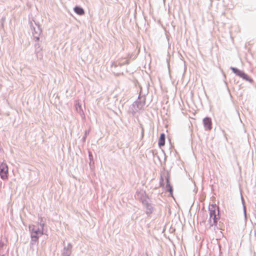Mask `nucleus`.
<instances>
[{"mask_svg":"<svg viewBox=\"0 0 256 256\" xmlns=\"http://www.w3.org/2000/svg\"><path fill=\"white\" fill-rule=\"evenodd\" d=\"M140 194L141 202L146 209V213L149 216L154 212V207L150 202L151 200L146 194L145 192H142Z\"/></svg>","mask_w":256,"mask_h":256,"instance_id":"1","label":"nucleus"},{"mask_svg":"<svg viewBox=\"0 0 256 256\" xmlns=\"http://www.w3.org/2000/svg\"><path fill=\"white\" fill-rule=\"evenodd\" d=\"M129 63V59H122L118 62H113L111 65L112 70L116 76L122 74L123 72H119L118 68L120 67L124 64H128Z\"/></svg>","mask_w":256,"mask_h":256,"instance_id":"2","label":"nucleus"},{"mask_svg":"<svg viewBox=\"0 0 256 256\" xmlns=\"http://www.w3.org/2000/svg\"><path fill=\"white\" fill-rule=\"evenodd\" d=\"M218 209V206H216V205L215 204L210 205L208 207L210 216V218L209 220L210 223L212 222V218H220Z\"/></svg>","mask_w":256,"mask_h":256,"instance_id":"3","label":"nucleus"},{"mask_svg":"<svg viewBox=\"0 0 256 256\" xmlns=\"http://www.w3.org/2000/svg\"><path fill=\"white\" fill-rule=\"evenodd\" d=\"M0 178L3 180H6L8 178V166L6 163L3 162L0 165Z\"/></svg>","mask_w":256,"mask_h":256,"instance_id":"4","label":"nucleus"},{"mask_svg":"<svg viewBox=\"0 0 256 256\" xmlns=\"http://www.w3.org/2000/svg\"><path fill=\"white\" fill-rule=\"evenodd\" d=\"M146 104V98L144 96L141 97L140 94H139L138 100L135 101L132 106L134 108H136L137 110H140Z\"/></svg>","mask_w":256,"mask_h":256,"instance_id":"5","label":"nucleus"},{"mask_svg":"<svg viewBox=\"0 0 256 256\" xmlns=\"http://www.w3.org/2000/svg\"><path fill=\"white\" fill-rule=\"evenodd\" d=\"M34 26L32 21L30 22V27L32 30V34H40L42 32V30L40 24L38 22H36L34 20Z\"/></svg>","mask_w":256,"mask_h":256,"instance_id":"6","label":"nucleus"},{"mask_svg":"<svg viewBox=\"0 0 256 256\" xmlns=\"http://www.w3.org/2000/svg\"><path fill=\"white\" fill-rule=\"evenodd\" d=\"M72 247L73 246L70 242L68 243L66 246L64 245V248L62 252V256H70L72 252Z\"/></svg>","mask_w":256,"mask_h":256,"instance_id":"7","label":"nucleus"},{"mask_svg":"<svg viewBox=\"0 0 256 256\" xmlns=\"http://www.w3.org/2000/svg\"><path fill=\"white\" fill-rule=\"evenodd\" d=\"M35 54L37 58L39 60H42L43 58L42 53V48L41 47L39 42H36L34 44Z\"/></svg>","mask_w":256,"mask_h":256,"instance_id":"8","label":"nucleus"},{"mask_svg":"<svg viewBox=\"0 0 256 256\" xmlns=\"http://www.w3.org/2000/svg\"><path fill=\"white\" fill-rule=\"evenodd\" d=\"M203 124L206 130H210L212 128V122L210 118H204L203 119Z\"/></svg>","mask_w":256,"mask_h":256,"instance_id":"9","label":"nucleus"},{"mask_svg":"<svg viewBox=\"0 0 256 256\" xmlns=\"http://www.w3.org/2000/svg\"><path fill=\"white\" fill-rule=\"evenodd\" d=\"M166 186L165 187L166 190L170 193V195L172 196L173 188L170 183V176L168 175L166 178Z\"/></svg>","mask_w":256,"mask_h":256,"instance_id":"10","label":"nucleus"},{"mask_svg":"<svg viewBox=\"0 0 256 256\" xmlns=\"http://www.w3.org/2000/svg\"><path fill=\"white\" fill-rule=\"evenodd\" d=\"M166 135L164 133H161L158 139V145L161 148L165 144Z\"/></svg>","mask_w":256,"mask_h":256,"instance_id":"11","label":"nucleus"},{"mask_svg":"<svg viewBox=\"0 0 256 256\" xmlns=\"http://www.w3.org/2000/svg\"><path fill=\"white\" fill-rule=\"evenodd\" d=\"M230 69L236 76H238L240 78H242V74L244 73V71L241 70L235 67L230 66Z\"/></svg>","mask_w":256,"mask_h":256,"instance_id":"12","label":"nucleus"},{"mask_svg":"<svg viewBox=\"0 0 256 256\" xmlns=\"http://www.w3.org/2000/svg\"><path fill=\"white\" fill-rule=\"evenodd\" d=\"M74 12L80 16H82L84 14V9L80 6H76L74 8Z\"/></svg>","mask_w":256,"mask_h":256,"instance_id":"13","label":"nucleus"},{"mask_svg":"<svg viewBox=\"0 0 256 256\" xmlns=\"http://www.w3.org/2000/svg\"><path fill=\"white\" fill-rule=\"evenodd\" d=\"M30 238H31V240H30V249H32V250H34V246L35 244H36V245L38 244V239L36 238H35V236L34 237L33 236V238L30 237Z\"/></svg>","mask_w":256,"mask_h":256,"instance_id":"14","label":"nucleus"},{"mask_svg":"<svg viewBox=\"0 0 256 256\" xmlns=\"http://www.w3.org/2000/svg\"><path fill=\"white\" fill-rule=\"evenodd\" d=\"M44 234L43 230H40L39 232H35L30 233V237H32L35 236V238L37 239H39L40 236H42Z\"/></svg>","mask_w":256,"mask_h":256,"instance_id":"15","label":"nucleus"},{"mask_svg":"<svg viewBox=\"0 0 256 256\" xmlns=\"http://www.w3.org/2000/svg\"><path fill=\"white\" fill-rule=\"evenodd\" d=\"M40 230V228L38 226L35 225L29 226V230L30 233L35 232H39Z\"/></svg>","mask_w":256,"mask_h":256,"instance_id":"16","label":"nucleus"},{"mask_svg":"<svg viewBox=\"0 0 256 256\" xmlns=\"http://www.w3.org/2000/svg\"><path fill=\"white\" fill-rule=\"evenodd\" d=\"M244 80H245L246 81H248L250 82V83L253 82V80L250 78L244 72V74H242V78Z\"/></svg>","mask_w":256,"mask_h":256,"instance_id":"17","label":"nucleus"},{"mask_svg":"<svg viewBox=\"0 0 256 256\" xmlns=\"http://www.w3.org/2000/svg\"><path fill=\"white\" fill-rule=\"evenodd\" d=\"M76 108L77 112H79L80 115L84 114L82 106L79 104H76Z\"/></svg>","mask_w":256,"mask_h":256,"instance_id":"18","label":"nucleus"},{"mask_svg":"<svg viewBox=\"0 0 256 256\" xmlns=\"http://www.w3.org/2000/svg\"><path fill=\"white\" fill-rule=\"evenodd\" d=\"M40 34H32V36L34 39V41L36 42H39V40H40Z\"/></svg>","mask_w":256,"mask_h":256,"instance_id":"19","label":"nucleus"},{"mask_svg":"<svg viewBox=\"0 0 256 256\" xmlns=\"http://www.w3.org/2000/svg\"><path fill=\"white\" fill-rule=\"evenodd\" d=\"M220 218H212L213 220L212 224L210 223V225L211 226L214 225L216 226L218 224V220L220 219Z\"/></svg>","mask_w":256,"mask_h":256,"instance_id":"20","label":"nucleus"},{"mask_svg":"<svg viewBox=\"0 0 256 256\" xmlns=\"http://www.w3.org/2000/svg\"><path fill=\"white\" fill-rule=\"evenodd\" d=\"M90 132V130H85L84 135V136L82 138V140L84 142L86 141V138L87 136L89 134Z\"/></svg>","mask_w":256,"mask_h":256,"instance_id":"21","label":"nucleus"},{"mask_svg":"<svg viewBox=\"0 0 256 256\" xmlns=\"http://www.w3.org/2000/svg\"><path fill=\"white\" fill-rule=\"evenodd\" d=\"M160 186L162 187V188H164V178L162 176H160Z\"/></svg>","mask_w":256,"mask_h":256,"instance_id":"22","label":"nucleus"},{"mask_svg":"<svg viewBox=\"0 0 256 256\" xmlns=\"http://www.w3.org/2000/svg\"><path fill=\"white\" fill-rule=\"evenodd\" d=\"M243 210H244V214L245 218L246 219V206L245 204H244Z\"/></svg>","mask_w":256,"mask_h":256,"instance_id":"23","label":"nucleus"},{"mask_svg":"<svg viewBox=\"0 0 256 256\" xmlns=\"http://www.w3.org/2000/svg\"><path fill=\"white\" fill-rule=\"evenodd\" d=\"M5 20H6V17L5 16H2L0 20V23H1V24H2V26L3 27L4 26V22H5Z\"/></svg>","mask_w":256,"mask_h":256,"instance_id":"24","label":"nucleus"},{"mask_svg":"<svg viewBox=\"0 0 256 256\" xmlns=\"http://www.w3.org/2000/svg\"><path fill=\"white\" fill-rule=\"evenodd\" d=\"M40 230H44V228L45 226V222H40Z\"/></svg>","mask_w":256,"mask_h":256,"instance_id":"25","label":"nucleus"},{"mask_svg":"<svg viewBox=\"0 0 256 256\" xmlns=\"http://www.w3.org/2000/svg\"><path fill=\"white\" fill-rule=\"evenodd\" d=\"M140 128H142V136H143L144 134V129L142 124H140Z\"/></svg>","mask_w":256,"mask_h":256,"instance_id":"26","label":"nucleus"},{"mask_svg":"<svg viewBox=\"0 0 256 256\" xmlns=\"http://www.w3.org/2000/svg\"><path fill=\"white\" fill-rule=\"evenodd\" d=\"M38 221L39 224H40V222H44V220H43L42 218V217H39L38 218Z\"/></svg>","mask_w":256,"mask_h":256,"instance_id":"27","label":"nucleus"},{"mask_svg":"<svg viewBox=\"0 0 256 256\" xmlns=\"http://www.w3.org/2000/svg\"><path fill=\"white\" fill-rule=\"evenodd\" d=\"M4 246V244L2 241H0V248H2Z\"/></svg>","mask_w":256,"mask_h":256,"instance_id":"28","label":"nucleus"},{"mask_svg":"<svg viewBox=\"0 0 256 256\" xmlns=\"http://www.w3.org/2000/svg\"><path fill=\"white\" fill-rule=\"evenodd\" d=\"M88 156H89L90 160H92V154L91 152H89Z\"/></svg>","mask_w":256,"mask_h":256,"instance_id":"29","label":"nucleus"},{"mask_svg":"<svg viewBox=\"0 0 256 256\" xmlns=\"http://www.w3.org/2000/svg\"><path fill=\"white\" fill-rule=\"evenodd\" d=\"M241 199L242 204V206H244V201L242 196Z\"/></svg>","mask_w":256,"mask_h":256,"instance_id":"30","label":"nucleus"},{"mask_svg":"<svg viewBox=\"0 0 256 256\" xmlns=\"http://www.w3.org/2000/svg\"><path fill=\"white\" fill-rule=\"evenodd\" d=\"M92 162L93 164H94V162L93 160H90V165L91 166V164H92Z\"/></svg>","mask_w":256,"mask_h":256,"instance_id":"31","label":"nucleus"},{"mask_svg":"<svg viewBox=\"0 0 256 256\" xmlns=\"http://www.w3.org/2000/svg\"><path fill=\"white\" fill-rule=\"evenodd\" d=\"M145 255H146L145 256H148V254L146 252L145 254Z\"/></svg>","mask_w":256,"mask_h":256,"instance_id":"32","label":"nucleus"}]
</instances>
